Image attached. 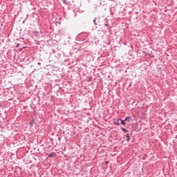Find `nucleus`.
<instances>
[{
	"label": "nucleus",
	"mask_w": 177,
	"mask_h": 177,
	"mask_svg": "<svg viewBox=\"0 0 177 177\" xmlns=\"http://www.w3.org/2000/svg\"><path fill=\"white\" fill-rule=\"evenodd\" d=\"M124 120L127 124H129V122H132V118L131 116L126 117Z\"/></svg>",
	"instance_id": "f257e3e1"
},
{
	"label": "nucleus",
	"mask_w": 177,
	"mask_h": 177,
	"mask_svg": "<svg viewBox=\"0 0 177 177\" xmlns=\"http://www.w3.org/2000/svg\"><path fill=\"white\" fill-rule=\"evenodd\" d=\"M120 121H121V119H115V120H113V124H114V125H120V124H121L120 122Z\"/></svg>",
	"instance_id": "f03ea898"
},
{
	"label": "nucleus",
	"mask_w": 177,
	"mask_h": 177,
	"mask_svg": "<svg viewBox=\"0 0 177 177\" xmlns=\"http://www.w3.org/2000/svg\"><path fill=\"white\" fill-rule=\"evenodd\" d=\"M120 124H122V125H127V121L125 120V119L123 120H120Z\"/></svg>",
	"instance_id": "7ed1b4c3"
},
{
	"label": "nucleus",
	"mask_w": 177,
	"mask_h": 177,
	"mask_svg": "<svg viewBox=\"0 0 177 177\" xmlns=\"http://www.w3.org/2000/svg\"><path fill=\"white\" fill-rule=\"evenodd\" d=\"M34 122H35V120H32L29 122L30 126V127H32V125H34Z\"/></svg>",
	"instance_id": "20e7f679"
},
{
	"label": "nucleus",
	"mask_w": 177,
	"mask_h": 177,
	"mask_svg": "<svg viewBox=\"0 0 177 177\" xmlns=\"http://www.w3.org/2000/svg\"><path fill=\"white\" fill-rule=\"evenodd\" d=\"M55 156V153H50V155H48V158H53Z\"/></svg>",
	"instance_id": "39448f33"
},
{
	"label": "nucleus",
	"mask_w": 177,
	"mask_h": 177,
	"mask_svg": "<svg viewBox=\"0 0 177 177\" xmlns=\"http://www.w3.org/2000/svg\"><path fill=\"white\" fill-rule=\"evenodd\" d=\"M126 140H127V141L130 140V136L129 134L126 135Z\"/></svg>",
	"instance_id": "423d86ee"
},
{
	"label": "nucleus",
	"mask_w": 177,
	"mask_h": 177,
	"mask_svg": "<svg viewBox=\"0 0 177 177\" xmlns=\"http://www.w3.org/2000/svg\"><path fill=\"white\" fill-rule=\"evenodd\" d=\"M63 3L65 5H68V3L67 2V0H62Z\"/></svg>",
	"instance_id": "0eeeda50"
},
{
	"label": "nucleus",
	"mask_w": 177,
	"mask_h": 177,
	"mask_svg": "<svg viewBox=\"0 0 177 177\" xmlns=\"http://www.w3.org/2000/svg\"><path fill=\"white\" fill-rule=\"evenodd\" d=\"M93 23H94V24H95V26H97V22H96V18H95V19H93Z\"/></svg>",
	"instance_id": "6e6552de"
},
{
	"label": "nucleus",
	"mask_w": 177,
	"mask_h": 177,
	"mask_svg": "<svg viewBox=\"0 0 177 177\" xmlns=\"http://www.w3.org/2000/svg\"><path fill=\"white\" fill-rule=\"evenodd\" d=\"M122 131H123L124 132H127V129H122Z\"/></svg>",
	"instance_id": "1a4fd4ad"
},
{
	"label": "nucleus",
	"mask_w": 177,
	"mask_h": 177,
	"mask_svg": "<svg viewBox=\"0 0 177 177\" xmlns=\"http://www.w3.org/2000/svg\"><path fill=\"white\" fill-rule=\"evenodd\" d=\"M38 66H41V62L37 63Z\"/></svg>",
	"instance_id": "9d476101"
},
{
	"label": "nucleus",
	"mask_w": 177,
	"mask_h": 177,
	"mask_svg": "<svg viewBox=\"0 0 177 177\" xmlns=\"http://www.w3.org/2000/svg\"><path fill=\"white\" fill-rule=\"evenodd\" d=\"M104 26H109V24H104Z\"/></svg>",
	"instance_id": "9b49d317"
},
{
	"label": "nucleus",
	"mask_w": 177,
	"mask_h": 177,
	"mask_svg": "<svg viewBox=\"0 0 177 177\" xmlns=\"http://www.w3.org/2000/svg\"><path fill=\"white\" fill-rule=\"evenodd\" d=\"M20 39H23V40H24V38H23V37H21V38H20Z\"/></svg>",
	"instance_id": "f8f14e48"
},
{
	"label": "nucleus",
	"mask_w": 177,
	"mask_h": 177,
	"mask_svg": "<svg viewBox=\"0 0 177 177\" xmlns=\"http://www.w3.org/2000/svg\"><path fill=\"white\" fill-rule=\"evenodd\" d=\"M17 46H19V44H17Z\"/></svg>",
	"instance_id": "ddd939ff"
}]
</instances>
